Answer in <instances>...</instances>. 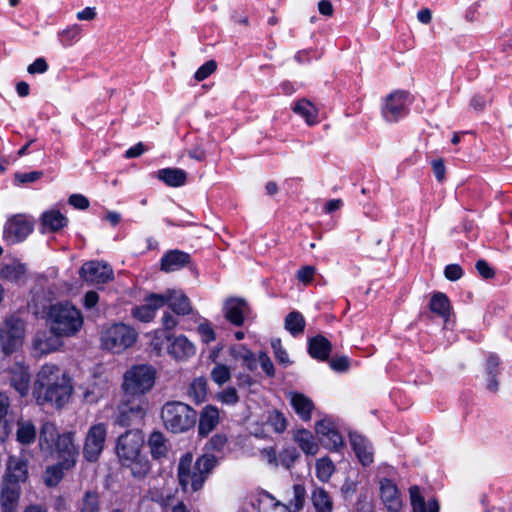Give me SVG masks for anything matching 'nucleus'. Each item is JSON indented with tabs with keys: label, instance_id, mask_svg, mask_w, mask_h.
<instances>
[{
	"label": "nucleus",
	"instance_id": "obj_46",
	"mask_svg": "<svg viewBox=\"0 0 512 512\" xmlns=\"http://www.w3.org/2000/svg\"><path fill=\"white\" fill-rule=\"evenodd\" d=\"M25 266L18 263L0 266V278L8 281H18L25 274Z\"/></svg>",
	"mask_w": 512,
	"mask_h": 512
},
{
	"label": "nucleus",
	"instance_id": "obj_30",
	"mask_svg": "<svg viewBox=\"0 0 512 512\" xmlns=\"http://www.w3.org/2000/svg\"><path fill=\"white\" fill-rule=\"evenodd\" d=\"M332 350V345L328 339L322 335H318L309 340L308 352L314 359L324 361L328 359Z\"/></svg>",
	"mask_w": 512,
	"mask_h": 512
},
{
	"label": "nucleus",
	"instance_id": "obj_47",
	"mask_svg": "<svg viewBox=\"0 0 512 512\" xmlns=\"http://www.w3.org/2000/svg\"><path fill=\"white\" fill-rule=\"evenodd\" d=\"M64 470H67L64 466V462L49 466L44 473V482L49 487L56 486L63 478Z\"/></svg>",
	"mask_w": 512,
	"mask_h": 512
},
{
	"label": "nucleus",
	"instance_id": "obj_50",
	"mask_svg": "<svg viewBox=\"0 0 512 512\" xmlns=\"http://www.w3.org/2000/svg\"><path fill=\"white\" fill-rule=\"evenodd\" d=\"M80 512H100L97 493L87 491L84 494L80 506Z\"/></svg>",
	"mask_w": 512,
	"mask_h": 512
},
{
	"label": "nucleus",
	"instance_id": "obj_61",
	"mask_svg": "<svg viewBox=\"0 0 512 512\" xmlns=\"http://www.w3.org/2000/svg\"><path fill=\"white\" fill-rule=\"evenodd\" d=\"M444 275L450 281H457L463 276V270L458 264H449L445 267Z\"/></svg>",
	"mask_w": 512,
	"mask_h": 512
},
{
	"label": "nucleus",
	"instance_id": "obj_63",
	"mask_svg": "<svg viewBox=\"0 0 512 512\" xmlns=\"http://www.w3.org/2000/svg\"><path fill=\"white\" fill-rule=\"evenodd\" d=\"M258 361L263 371L270 377L274 376L275 370L274 365L268 355L264 352H261L258 356Z\"/></svg>",
	"mask_w": 512,
	"mask_h": 512
},
{
	"label": "nucleus",
	"instance_id": "obj_14",
	"mask_svg": "<svg viewBox=\"0 0 512 512\" xmlns=\"http://www.w3.org/2000/svg\"><path fill=\"white\" fill-rule=\"evenodd\" d=\"M73 436L74 434L71 432L62 434L54 446V454L61 462H64L66 469L74 467L78 457V449L74 444Z\"/></svg>",
	"mask_w": 512,
	"mask_h": 512
},
{
	"label": "nucleus",
	"instance_id": "obj_5",
	"mask_svg": "<svg viewBox=\"0 0 512 512\" xmlns=\"http://www.w3.org/2000/svg\"><path fill=\"white\" fill-rule=\"evenodd\" d=\"M47 322L53 333L63 337H72L82 328L83 317L72 304L57 303L49 308Z\"/></svg>",
	"mask_w": 512,
	"mask_h": 512
},
{
	"label": "nucleus",
	"instance_id": "obj_23",
	"mask_svg": "<svg viewBox=\"0 0 512 512\" xmlns=\"http://www.w3.org/2000/svg\"><path fill=\"white\" fill-rule=\"evenodd\" d=\"M220 422L219 409L214 405H206L200 412L198 423V434L206 437Z\"/></svg>",
	"mask_w": 512,
	"mask_h": 512
},
{
	"label": "nucleus",
	"instance_id": "obj_27",
	"mask_svg": "<svg viewBox=\"0 0 512 512\" xmlns=\"http://www.w3.org/2000/svg\"><path fill=\"white\" fill-rule=\"evenodd\" d=\"M190 262V255L179 250H171L161 258V269L165 272L177 271Z\"/></svg>",
	"mask_w": 512,
	"mask_h": 512
},
{
	"label": "nucleus",
	"instance_id": "obj_11",
	"mask_svg": "<svg viewBox=\"0 0 512 512\" xmlns=\"http://www.w3.org/2000/svg\"><path fill=\"white\" fill-rule=\"evenodd\" d=\"M33 231V223L24 215H15L4 226V239L11 243L23 241Z\"/></svg>",
	"mask_w": 512,
	"mask_h": 512
},
{
	"label": "nucleus",
	"instance_id": "obj_37",
	"mask_svg": "<svg viewBox=\"0 0 512 512\" xmlns=\"http://www.w3.org/2000/svg\"><path fill=\"white\" fill-rule=\"evenodd\" d=\"M258 512H291L286 504L278 501L267 492H263L258 498Z\"/></svg>",
	"mask_w": 512,
	"mask_h": 512
},
{
	"label": "nucleus",
	"instance_id": "obj_1",
	"mask_svg": "<svg viewBox=\"0 0 512 512\" xmlns=\"http://www.w3.org/2000/svg\"><path fill=\"white\" fill-rule=\"evenodd\" d=\"M156 371L150 365H135L127 370L123 377V390L126 398L137 397L135 405L125 404L117 418V423L129 425L133 418L141 419L146 410V401L142 396L150 391L155 383Z\"/></svg>",
	"mask_w": 512,
	"mask_h": 512
},
{
	"label": "nucleus",
	"instance_id": "obj_3",
	"mask_svg": "<svg viewBox=\"0 0 512 512\" xmlns=\"http://www.w3.org/2000/svg\"><path fill=\"white\" fill-rule=\"evenodd\" d=\"M144 436L139 430H129L116 443V454L122 467L129 469L134 479H144L151 470L150 461L142 453Z\"/></svg>",
	"mask_w": 512,
	"mask_h": 512
},
{
	"label": "nucleus",
	"instance_id": "obj_48",
	"mask_svg": "<svg viewBox=\"0 0 512 512\" xmlns=\"http://www.w3.org/2000/svg\"><path fill=\"white\" fill-rule=\"evenodd\" d=\"M82 28L78 24H72L67 26L63 30L59 31L57 36L63 46H71L75 41L80 38Z\"/></svg>",
	"mask_w": 512,
	"mask_h": 512
},
{
	"label": "nucleus",
	"instance_id": "obj_19",
	"mask_svg": "<svg viewBox=\"0 0 512 512\" xmlns=\"http://www.w3.org/2000/svg\"><path fill=\"white\" fill-rule=\"evenodd\" d=\"M10 385L21 395L26 396L30 388V372L22 363H15L8 371Z\"/></svg>",
	"mask_w": 512,
	"mask_h": 512
},
{
	"label": "nucleus",
	"instance_id": "obj_9",
	"mask_svg": "<svg viewBox=\"0 0 512 512\" xmlns=\"http://www.w3.org/2000/svg\"><path fill=\"white\" fill-rule=\"evenodd\" d=\"M25 337V322L18 317L10 316L0 329V344L5 354L17 350Z\"/></svg>",
	"mask_w": 512,
	"mask_h": 512
},
{
	"label": "nucleus",
	"instance_id": "obj_52",
	"mask_svg": "<svg viewBox=\"0 0 512 512\" xmlns=\"http://www.w3.org/2000/svg\"><path fill=\"white\" fill-rule=\"evenodd\" d=\"M299 454L294 447L284 448L278 456L279 465L289 469L297 460Z\"/></svg>",
	"mask_w": 512,
	"mask_h": 512
},
{
	"label": "nucleus",
	"instance_id": "obj_54",
	"mask_svg": "<svg viewBox=\"0 0 512 512\" xmlns=\"http://www.w3.org/2000/svg\"><path fill=\"white\" fill-rule=\"evenodd\" d=\"M218 401L225 405H235L239 401L237 390L233 387H228L216 395Z\"/></svg>",
	"mask_w": 512,
	"mask_h": 512
},
{
	"label": "nucleus",
	"instance_id": "obj_26",
	"mask_svg": "<svg viewBox=\"0 0 512 512\" xmlns=\"http://www.w3.org/2000/svg\"><path fill=\"white\" fill-rule=\"evenodd\" d=\"M350 442L359 461L368 466L373 462V448L371 443L360 434H351Z\"/></svg>",
	"mask_w": 512,
	"mask_h": 512
},
{
	"label": "nucleus",
	"instance_id": "obj_58",
	"mask_svg": "<svg viewBox=\"0 0 512 512\" xmlns=\"http://www.w3.org/2000/svg\"><path fill=\"white\" fill-rule=\"evenodd\" d=\"M260 458L273 467L279 465L276 450L273 447H265L260 450Z\"/></svg>",
	"mask_w": 512,
	"mask_h": 512
},
{
	"label": "nucleus",
	"instance_id": "obj_64",
	"mask_svg": "<svg viewBox=\"0 0 512 512\" xmlns=\"http://www.w3.org/2000/svg\"><path fill=\"white\" fill-rule=\"evenodd\" d=\"M48 70V64L46 60L42 57L37 58L32 64H30L27 68L28 73L30 74H42Z\"/></svg>",
	"mask_w": 512,
	"mask_h": 512
},
{
	"label": "nucleus",
	"instance_id": "obj_42",
	"mask_svg": "<svg viewBox=\"0 0 512 512\" xmlns=\"http://www.w3.org/2000/svg\"><path fill=\"white\" fill-rule=\"evenodd\" d=\"M334 472L335 465L329 457H322L316 460L315 474L320 482L327 483Z\"/></svg>",
	"mask_w": 512,
	"mask_h": 512
},
{
	"label": "nucleus",
	"instance_id": "obj_16",
	"mask_svg": "<svg viewBox=\"0 0 512 512\" xmlns=\"http://www.w3.org/2000/svg\"><path fill=\"white\" fill-rule=\"evenodd\" d=\"M62 337L57 333H53L51 329L49 331H40L34 337L33 349L38 355L54 352L63 345Z\"/></svg>",
	"mask_w": 512,
	"mask_h": 512
},
{
	"label": "nucleus",
	"instance_id": "obj_34",
	"mask_svg": "<svg viewBox=\"0 0 512 512\" xmlns=\"http://www.w3.org/2000/svg\"><path fill=\"white\" fill-rule=\"evenodd\" d=\"M157 177L168 186L179 187L185 184L187 173L179 168H164L157 172Z\"/></svg>",
	"mask_w": 512,
	"mask_h": 512
},
{
	"label": "nucleus",
	"instance_id": "obj_32",
	"mask_svg": "<svg viewBox=\"0 0 512 512\" xmlns=\"http://www.w3.org/2000/svg\"><path fill=\"white\" fill-rule=\"evenodd\" d=\"M411 505L413 512H438L439 505L436 500H430L428 503L425 502L424 498L420 493L418 486H412L409 489Z\"/></svg>",
	"mask_w": 512,
	"mask_h": 512
},
{
	"label": "nucleus",
	"instance_id": "obj_41",
	"mask_svg": "<svg viewBox=\"0 0 512 512\" xmlns=\"http://www.w3.org/2000/svg\"><path fill=\"white\" fill-rule=\"evenodd\" d=\"M188 396L196 404L204 402L207 397V379L205 377L195 378L188 388Z\"/></svg>",
	"mask_w": 512,
	"mask_h": 512
},
{
	"label": "nucleus",
	"instance_id": "obj_51",
	"mask_svg": "<svg viewBox=\"0 0 512 512\" xmlns=\"http://www.w3.org/2000/svg\"><path fill=\"white\" fill-rule=\"evenodd\" d=\"M267 422L276 433H282L287 428L286 418L281 412L277 410H273L269 413Z\"/></svg>",
	"mask_w": 512,
	"mask_h": 512
},
{
	"label": "nucleus",
	"instance_id": "obj_59",
	"mask_svg": "<svg viewBox=\"0 0 512 512\" xmlns=\"http://www.w3.org/2000/svg\"><path fill=\"white\" fill-rule=\"evenodd\" d=\"M227 443V437L224 434H215L208 442V450L220 452Z\"/></svg>",
	"mask_w": 512,
	"mask_h": 512
},
{
	"label": "nucleus",
	"instance_id": "obj_33",
	"mask_svg": "<svg viewBox=\"0 0 512 512\" xmlns=\"http://www.w3.org/2000/svg\"><path fill=\"white\" fill-rule=\"evenodd\" d=\"M311 501L315 512H332L333 501L329 493L320 486H314L311 492Z\"/></svg>",
	"mask_w": 512,
	"mask_h": 512
},
{
	"label": "nucleus",
	"instance_id": "obj_31",
	"mask_svg": "<svg viewBox=\"0 0 512 512\" xmlns=\"http://www.w3.org/2000/svg\"><path fill=\"white\" fill-rule=\"evenodd\" d=\"M37 437V429L31 420L20 418L17 420L16 440L21 445H31Z\"/></svg>",
	"mask_w": 512,
	"mask_h": 512
},
{
	"label": "nucleus",
	"instance_id": "obj_40",
	"mask_svg": "<svg viewBox=\"0 0 512 512\" xmlns=\"http://www.w3.org/2000/svg\"><path fill=\"white\" fill-rule=\"evenodd\" d=\"M148 446L154 459L165 457L168 452L166 440L161 432H153L149 436Z\"/></svg>",
	"mask_w": 512,
	"mask_h": 512
},
{
	"label": "nucleus",
	"instance_id": "obj_56",
	"mask_svg": "<svg viewBox=\"0 0 512 512\" xmlns=\"http://www.w3.org/2000/svg\"><path fill=\"white\" fill-rule=\"evenodd\" d=\"M271 346L274 351V356L276 360L283 364L284 366H287L290 364L289 356L286 352V350L282 347L281 340L280 339H273L271 341Z\"/></svg>",
	"mask_w": 512,
	"mask_h": 512
},
{
	"label": "nucleus",
	"instance_id": "obj_10",
	"mask_svg": "<svg viewBox=\"0 0 512 512\" xmlns=\"http://www.w3.org/2000/svg\"><path fill=\"white\" fill-rule=\"evenodd\" d=\"M107 438V426L104 423L92 425L85 437L83 446V457L88 462H96L105 447Z\"/></svg>",
	"mask_w": 512,
	"mask_h": 512
},
{
	"label": "nucleus",
	"instance_id": "obj_36",
	"mask_svg": "<svg viewBox=\"0 0 512 512\" xmlns=\"http://www.w3.org/2000/svg\"><path fill=\"white\" fill-rule=\"evenodd\" d=\"M294 440L306 455L317 454L319 446L310 431L306 429L297 430L294 434Z\"/></svg>",
	"mask_w": 512,
	"mask_h": 512
},
{
	"label": "nucleus",
	"instance_id": "obj_25",
	"mask_svg": "<svg viewBox=\"0 0 512 512\" xmlns=\"http://www.w3.org/2000/svg\"><path fill=\"white\" fill-rule=\"evenodd\" d=\"M60 436L53 423H43L39 433L40 450L47 455H54V446Z\"/></svg>",
	"mask_w": 512,
	"mask_h": 512
},
{
	"label": "nucleus",
	"instance_id": "obj_17",
	"mask_svg": "<svg viewBox=\"0 0 512 512\" xmlns=\"http://www.w3.org/2000/svg\"><path fill=\"white\" fill-rule=\"evenodd\" d=\"M160 296L164 299V306L168 305L177 315L184 316L191 313V302L181 290L168 289L164 293H161Z\"/></svg>",
	"mask_w": 512,
	"mask_h": 512
},
{
	"label": "nucleus",
	"instance_id": "obj_62",
	"mask_svg": "<svg viewBox=\"0 0 512 512\" xmlns=\"http://www.w3.org/2000/svg\"><path fill=\"white\" fill-rule=\"evenodd\" d=\"M68 202L74 208L80 210H85L89 207V200L82 194H72Z\"/></svg>",
	"mask_w": 512,
	"mask_h": 512
},
{
	"label": "nucleus",
	"instance_id": "obj_28",
	"mask_svg": "<svg viewBox=\"0 0 512 512\" xmlns=\"http://www.w3.org/2000/svg\"><path fill=\"white\" fill-rule=\"evenodd\" d=\"M290 404L295 413L303 420L309 421L314 409L313 401L306 395L298 392L289 393Z\"/></svg>",
	"mask_w": 512,
	"mask_h": 512
},
{
	"label": "nucleus",
	"instance_id": "obj_49",
	"mask_svg": "<svg viewBox=\"0 0 512 512\" xmlns=\"http://www.w3.org/2000/svg\"><path fill=\"white\" fill-rule=\"evenodd\" d=\"M210 377L215 384L222 386L231 379V369L223 363H216L210 372Z\"/></svg>",
	"mask_w": 512,
	"mask_h": 512
},
{
	"label": "nucleus",
	"instance_id": "obj_35",
	"mask_svg": "<svg viewBox=\"0 0 512 512\" xmlns=\"http://www.w3.org/2000/svg\"><path fill=\"white\" fill-rule=\"evenodd\" d=\"M42 225L51 232L59 231L68 224L67 217L60 211L51 209L41 216Z\"/></svg>",
	"mask_w": 512,
	"mask_h": 512
},
{
	"label": "nucleus",
	"instance_id": "obj_60",
	"mask_svg": "<svg viewBox=\"0 0 512 512\" xmlns=\"http://www.w3.org/2000/svg\"><path fill=\"white\" fill-rule=\"evenodd\" d=\"M43 173L41 171H32L28 173H16L15 180L19 184L31 183L39 180Z\"/></svg>",
	"mask_w": 512,
	"mask_h": 512
},
{
	"label": "nucleus",
	"instance_id": "obj_24",
	"mask_svg": "<svg viewBox=\"0 0 512 512\" xmlns=\"http://www.w3.org/2000/svg\"><path fill=\"white\" fill-rule=\"evenodd\" d=\"M20 494V485L1 482L0 506L2 512H17Z\"/></svg>",
	"mask_w": 512,
	"mask_h": 512
},
{
	"label": "nucleus",
	"instance_id": "obj_2",
	"mask_svg": "<svg viewBox=\"0 0 512 512\" xmlns=\"http://www.w3.org/2000/svg\"><path fill=\"white\" fill-rule=\"evenodd\" d=\"M72 391L71 379L65 371L47 363L36 375L32 395L39 405L50 404L61 408L68 403Z\"/></svg>",
	"mask_w": 512,
	"mask_h": 512
},
{
	"label": "nucleus",
	"instance_id": "obj_22",
	"mask_svg": "<svg viewBox=\"0 0 512 512\" xmlns=\"http://www.w3.org/2000/svg\"><path fill=\"white\" fill-rule=\"evenodd\" d=\"M225 318L235 326H241L244 317L249 311L247 303L243 299L230 298L223 307Z\"/></svg>",
	"mask_w": 512,
	"mask_h": 512
},
{
	"label": "nucleus",
	"instance_id": "obj_43",
	"mask_svg": "<svg viewBox=\"0 0 512 512\" xmlns=\"http://www.w3.org/2000/svg\"><path fill=\"white\" fill-rule=\"evenodd\" d=\"M285 329L293 336L300 335L305 328V319L298 311L290 312L284 321Z\"/></svg>",
	"mask_w": 512,
	"mask_h": 512
},
{
	"label": "nucleus",
	"instance_id": "obj_20",
	"mask_svg": "<svg viewBox=\"0 0 512 512\" xmlns=\"http://www.w3.org/2000/svg\"><path fill=\"white\" fill-rule=\"evenodd\" d=\"M380 496L385 507L391 512H398L402 507V499L397 485L389 480L380 482Z\"/></svg>",
	"mask_w": 512,
	"mask_h": 512
},
{
	"label": "nucleus",
	"instance_id": "obj_45",
	"mask_svg": "<svg viewBox=\"0 0 512 512\" xmlns=\"http://www.w3.org/2000/svg\"><path fill=\"white\" fill-rule=\"evenodd\" d=\"M292 497L289 500L288 506L291 512H299L302 510L306 500V489L302 484H295L292 488Z\"/></svg>",
	"mask_w": 512,
	"mask_h": 512
},
{
	"label": "nucleus",
	"instance_id": "obj_12",
	"mask_svg": "<svg viewBox=\"0 0 512 512\" xmlns=\"http://www.w3.org/2000/svg\"><path fill=\"white\" fill-rule=\"evenodd\" d=\"M80 276L91 284H105L113 279V270L107 263L90 261L83 264L80 269Z\"/></svg>",
	"mask_w": 512,
	"mask_h": 512
},
{
	"label": "nucleus",
	"instance_id": "obj_57",
	"mask_svg": "<svg viewBox=\"0 0 512 512\" xmlns=\"http://www.w3.org/2000/svg\"><path fill=\"white\" fill-rule=\"evenodd\" d=\"M217 68V63L214 60H209L200 66L194 74L197 81H203L208 78Z\"/></svg>",
	"mask_w": 512,
	"mask_h": 512
},
{
	"label": "nucleus",
	"instance_id": "obj_18",
	"mask_svg": "<svg viewBox=\"0 0 512 512\" xmlns=\"http://www.w3.org/2000/svg\"><path fill=\"white\" fill-rule=\"evenodd\" d=\"M27 478V461L17 456H10L7 462V470L2 479V482L20 485V483L25 482Z\"/></svg>",
	"mask_w": 512,
	"mask_h": 512
},
{
	"label": "nucleus",
	"instance_id": "obj_53",
	"mask_svg": "<svg viewBox=\"0 0 512 512\" xmlns=\"http://www.w3.org/2000/svg\"><path fill=\"white\" fill-rule=\"evenodd\" d=\"M165 341L171 342V336L168 333H165V331L162 329H156L153 332L151 347L153 348L154 351L157 352V354H160L162 352Z\"/></svg>",
	"mask_w": 512,
	"mask_h": 512
},
{
	"label": "nucleus",
	"instance_id": "obj_21",
	"mask_svg": "<svg viewBox=\"0 0 512 512\" xmlns=\"http://www.w3.org/2000/svg\"><path fill=\"white\" fill-rule=\"evenodd\" d=\"M167 351L174 359L183 361L193 357L196 353V348L186 336L179 335L171 338Z\"/></svg>",
	"mask_w": 512,
	"mask_h": 512
},
{
	"label": "nucleus",
	"instance_id": "obj_38",
	"mask_svg": "<svg viewBox=\"0 0 512 512\" xmlns=\"http://www.w3.org/2000/svg\"><path fill=\"white\" fill-rule=\"evenodd\" d=\"M293 111L304 118L309 126L315 125L318 122V111L314 104L307 99L297 101L293 107Z\"/></svg>",
	"mask_w": 512,
	"mask_h": 512
},
{
	"label": "nucleus",
	"instance_id": "obj_13",
	"mask_svg": "<svg viewBox=\"0 0 512 512\" xmlns=\"http://www.w3.org/2000/svg\"><path fill=\"white\" fill-rule=\"evenodd\" d=\"M315 431L320 443L329 450H337L343 445V438L334 422L328 418L318 421Z\"/></svg>",
	"mask_w": 512,
	"mask_h": 512
},
{
	"label": "nucleus",
	"instance_id": "obj_15",
	"mask_svg": "<svg viewBox=\"0 0 512 512\" xmlns=\"http://www.w3.org/2000/svg\"><path fill=\"white\" fill-rule=\"evenodd\" d=\"M164 299L158 293H151L145 297L144 304L132 309V316L141 322L152 321L157 311L164 306Z\"/></svg>",
	"mask_w": 512,
	"mask_h": 512
},
{
	"label": "nucleus",
	"instance_id": "obj_4",
	"mask_svg": "<svg viewBox=\"0 0 512 512\" xmlns=\"http://www.w3.org/2000/svg\"><path fill=\"white\" fill-rule=\"evenodd\" d=\"M215 464L216 458L213 455L205 454L193 465L192 454H184L179 460L177 469V477L182 489L188 492L190 486L193 492L200 490Z\"/></svg>",
	"mask_w": 512,
	"mask_h": 512
},
{
	"label": "nucleus",
	"instance_id": "obj_6",
	"mask_svg": "<svg viewBox=\"0 0 512 512\" xmlns=\"http://www.w3.org/2000/svg\"><path fill=\"white\" fill-rule=\"evenodd\" d=\"M161 419L167 430L172 433H183L194 427L197 412L188 404L170 401L163 405Z\"/></svg>",
	"mask_w": 512,
	"mask_h": 512
},
{
	"label": "nucleus",
	"instance_id": "obj_8",
	"mask_svg": "<svg viewBox=\"0 0 512 512\" xmlns=\"http://www.w3.org/2000/svg\"><path fill=\"white\" fill-rule=\"evenodd\" d=\"M412 103L411 95L406 91H393L387 95L381 106V113L387 122H397L409 112Z\"/></svg>",
	"mask_w": 512,
	"mask_h": 512
},
{
	"label": "nucleus",
	"instance_id": "obj_44",
	"mask_svg": "<svg viewBox=\"0 0 512 512\" xmlns=\"http://www.w3.org/2000/svg\"><path fill=\"white\" fill-rule=\"evenodd\" d=\"M10 407L9 397L0 393V440L4 441L6 437L11 433V427L5 417L8 414Z\"/></svg>",
	"mask_w": 512,
	"mask_h": 512
},
{
	"label": "nucleus",
	"instance_id": "obj_29",
	"mask_svg": "<svg viewBox=\"0 0 512 512\" xmlns=\"http://www.w3.org/2000/svg\"><path fill=\"white\" fill-rule=\"evenodd\" d=\"M229 355L235 361L241 362L242 366L249 371H254L257 368V360L254 353L246 346L238 344L229 347Z\"/></svg>",
	"mask_w": 512,
	"mask_h": 512
},
{
	"label": "nucleus",
	"instance_id": "obj_55",
	"mask_svg": "<svg viewBox=\"0 0 512 512\" xmlns=\"http://www.w3.org/2000/svg\"><path fill=\"white\" fill-rule=\"evenodd\" d=\"M197 333L199 334L201 341L206 344L211 343L216 339L215 331L207 321L198 325Z\"/></svg>",
	"mask_w": 512,
	"mask_h": 512
},
{
	"label": "nucleus",
	"instance_id": "obj_7",
	"mask_svg": "<svg viewBox=\"0 0 512 512\" xmlns=\"http://www.w3.org/2000/svg\"><path fill=\"white\" fill-rule=\"evenodd\" d=\"M138 334L134 328L124 323H114L101 333V346L113 353H121L131 347Z\"/></svg>",
	"mask_w": 512,
	"mask_h": 512
},
{
	"label": "nucleus",
	"instance_id": "obj_39",
	"mask_svg": "<svg viewBox=\"0 0 512 512\" xmlns=\"http://www.w3.org/2000/svg\"><path fill=\"white\" fill-rule=\"evenodd\" d=\"M429 307L431 312L437 314L445 321L448 320L451 306L448 297L444 293H434L431 297Z\"/></svg>",
	"mask_w": 512,
	"mask_h": 512
}]
</instances>
